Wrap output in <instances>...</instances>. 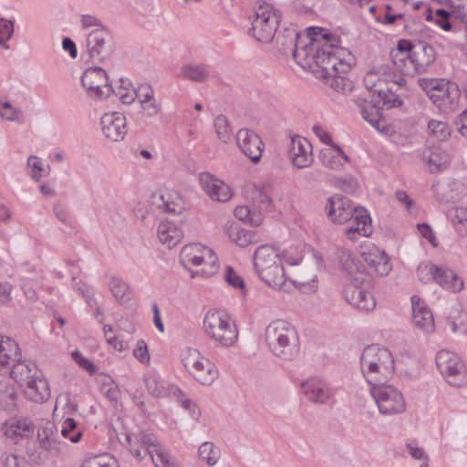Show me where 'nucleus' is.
<instances>
[{
	"instance_id": "obj_34",
	"label": "nucleus",
	"mask_w": 467,
	"mask_h": 467,
	"mask_svg": "<svg viewBox=\"0 0 467 467\" xmlns=\"http://www.w3.org/2000/svg\"><path fill=\"white\" fill-rule=\"evenodd\" d=\"M2 431L6 437L16 440L18 437H30L34 428L31 420L27 419H18L5 423L2 427Z\"/></svg>"
},
{
	"instance_id": "obj_62",
	"label": "nucleus",
	"mask_w": 467,
	"mask_h": 467,
	"mask_svg": "<svg viewBox=\"0 0 467 467\" xmlns=\"http://www.w3.org/2000/svg\"><path fill=\"white\" fill-rule=\"evenodd\" d=\"M27 165L32 169V178L35 181H39L44 171L41 160L36 156H30L27 160Z\"/></svg>"
},
{
	"instance_id": "obj_40",
	"label": "nucleus",
	"mask_w": 467,
	"mask_h": 467,
	"mask_svg": "<svg viewBox=\"0 0 467 467\" xmlns=\"http://www.w3.org/2000/svg\"><path fill=\"white\" fill-rule=\"evenodd\" d=\"M180 74L183 79L202 83L208 79L210 69L206 65L187 64L182 67Z\"/></svg>"
},
{
	"instance_id": "obj_41",
	"label": "nucleus",
	"mask_w": 467,
	"mask_h": 467,
	"mask_svg": "<svg viewBox=\"0 0 467 467\" xmlns=\"http://www.w3.org/2000/svg\"><path fill=\"white\" fill-rule=\"evenodd\" d=\"M362 118L368 122L373 128L381 130L384 122L379 107L375 102L365 101L359 105Z\"/></svg>"
},
{
	"instance_id": "obj_22",
	"label": "nucleus",
	"mask_w": 467,
	"mask_h": 467,
	"mask_svg": "<svg viewBox=\"0 0 467 467\" xmlns=\"http://www.w3.org/2000/svg\"><path fill=\"white\" fill-rule=\"evenodd\" d=\"M23 387L25 396L34 402L42 403L50 397L49 385L39 369H36L33 378Z\"/></svg>"
},
{
	"instance_id": "obj_45",
	"label": "nucleus",
	"mask_w": 467,
	"mask_h": 467,
	"mask_svg": "<svg viewBox=\"0 0 467 467\" xmlns=\"http://www.w3.org/2000/svg\"><path fill=\"white\" fill-rule=\"evenodd\" d=\"M2 346L4 348H0V366H10L20 357L18 345L11 338L5 337Z\"/></svg>"
},
{
	"instance_id": "obj_15",
	"label": "nucleus",
	"mask_w": 467,
	"mask_h": 467,
	"mask_svg": "<svg viewBox=\"0 0 467 467\" xmlns=\"http://www.w3.org/2000/svg\"><path fill=\"white\" fill-rule=\"evenodd\" d=\"M362 281L363 276H355L345 285L343 295L350 305L360 310L370 311L376 306V300L371 292L359 285Z\"/></svg>"
},
{
	"instance_id": "obj_8",
	"label": "nucleus",
	"mask_w": 467,
	"mask_h": 467,
	"mask_svg": "<svg viewBox=\"0 0 467 467\" xmlns=\"http://www.w3.org/2000/svg\"><path fill=\"white\" fill-rule=\"evenodd\" d=\"M280 19V11L272 5H260L255 10L250 33L258 42L269 43L277 32Z\"/></svg>"
},
{
	"instance_id": "obj_7",
	"label": "nucleus",
	"mask_w": 467,
	"mask_h": 467,
	"mask_svg": "<svg viewBox=\"0 0 467 467\" xmlns=\"http://www.w3.org/2000/svg\"><path fill=\"white\" fill-rule=\"evenodd\" d=\"M126 439L131 454L139 461L148 454L156 467H179L153 434L140 432L134 437L128 434Z\"/></svg>"
},
{
	"instance_id": "obj_51",
	"label": "nucleus",
	"mask_w": 467,
	"mask_h": 467,
	"mask_svg": "<svg viewBox=\"0 0 467 467\" xmlns=\"http://www.w3.org/2000/svg\"><path fill=\"white\" fill-rule=\"evenodd\" d=\"M438 266L430 262H421L417 268V275L420 282L428 284L435 281Z\"/></svg>"
},
{
	"instance_id": "obj_16",
	"label": "nucleus",
	"mask_w": 467,
	"mask_h": 467,
	"mask_svg": "<svg viewBox=\"0 0 467 467\" xmlns=\"http://www.w3.org/2000/svg\"><path fill=\"white\" fill-rule=\"evenodd\" d=\"M440 5L447 7L440 8V28L445 31L456 29L453 20L467 25V0H440Z\"/></svg>"
},
{
	"instance_id": "obj_10",
	"label": "nucleus",
	"mask_w": 467,
	"mask_h": 467,
	"mask_svg": "<svg viewBox=\"0 0 467 467\" xmlns=\"http://www.w3.org/2000/svg\"><path fill=\"white\" fill-rule=\"evenodd\" d=\"M180 259L184 265L202 266L200 273L204 276L213 275L218 269V259L213 251L201 244L183 246Z\"/></svg>"
},
{
	"instance_id": "obj_27",
	"label": "nucleus",
	"mask_w": 467,
	"mask_h": 467,
	"mask_svg": "<svg viewBox=\"0 0 467 467\" xmlns=\"http://www.w3.org/2000/svg\"><path fill=\"white\" fill-rule=\"evenodd\" d=\"M182 224V221H179ZM174 220H165L159 223L157 234L161 244L169 248L174 247L183 236V229L182 225L177 224Z\"/></svg>"
},
{
	"instance_id": "obj_36",
	"label": "nucleus",
	"mask_w": 467,
	"mask_h": 467,
	"mask_svg": "<svg viewBox=\"0 0 467 467\" xmlns=\"http://www.w3.org/2000/svg\"><path fill=\"white\" fill-rule=\"evenodd\" d=\"M273 187L270 183L254 185L251 198L258 212L267 211L272 206Z\"/></svg>"
},
{
	"instance_id": "obj_35",
	"label": "nucleus",
	"mask_w": 467,
	"mask_h": 467,
	"mask_svg": "<svg viewBox=\"0 0 467 467\" xmlns=\"http://www.w3.org/2000/svg\"><path fill=\"white\" fill-rule=\"evenodd\" d=\"M216 366L205 357L199 362L198 367L191 375L202 385H211L218 378Z\"/></svg>"
},
{
	"instance_id": "obj_59",
	"label": "nucleus",
	"mask_w": 467,
	"mask_h": 467,
	"mask_svg": "<svg viewBox=\"0 0 467 467\" xmlns=\"http://www.w3.org/2000/svg\"><path fill=\"white\" fill-rule=\"evenodd\" d=\"M255 234L252 231L240 229L238 235L236 234L232 240L236 245L245 247L254 242Z\"/></svg>"
},
{
	"instance_id": "obj_53",
	"label": "nucleus",
	"mask_w": 467,
	"mask_h": 467,
	"mask_svg": "<svg viewBox=\"0 0 467 467\" xmlns=\"http://www.w3.org/2000/svg\"><path fill=\"white\" fill-rule=\"evenodd\" d=\"M81 467H116V460L109 454L95 455L85 460Z\"/></svg>"
},
{
	"instance_id": "obj_18",
	"label": "nucleus",
	"mask_w": 467,
	"mask_h": 467,
	"mask_svg": "<svg viewBox=\"0 0 467 467\" xmlns=\"http://www.w3.org/2000/svg\"><path fill=\"white\" fill-rule=\"evenodd\" d=\"M237 145L242 152L254 163L260 161L264 143L254 131L248 129H241L236 134Z\"/></svg>"
},
{
	"instance_id": "obj_5",
	"label": "nucleus",
	"mask_w": 467,
	"mask_h": 467,
	"mask_svg": "<svg viewBox=\"0 0 467 467\" xmlns=\"http://www.w3.org/2000/svg\"><path fill=\"white\" fill-rule=\"evenodd\" d=\"M254 269L267 285L275 289H282L286 275L279 251L268 244L259 246L254 253Z\"/></svg>"
},
{
	"instance_id": "obj_26",
	"label": "nucleus",
	"mask_w": 467,
	"mask_h": 467,
	"mask_svg": "<svg viewBox=\"0 0 467 467\" xmlns=\"http://www.w3.org/2000/svg\"><path fill=\"white\" fill-rule=\"evenodd\" d=\"M438 129V121L431 119L428 123V137L426 140V149L422 153V160L426 162L429 171L433 173L438 171V152H437V137L436 130Z\"/></svg>"
},
{
	"instance_id": "obj_19",
	"label": "nucleus",
	"mask_w": 467,
	"mask_h": 467,
	"mask_svg": "<svg viewBox=\"0 0 467 467\" xmlns=\"http://www.w3.org/2000/svg\"><path fill=\"white\" fill-rule=\"evenodd\" d=\"M312 150V144L306 138L300 136L292 137L289 159L293 165L298 169L309 167L314 161Z\"/></svg>"
},
{
	"instance_id": "obj_43",
	"label": "nucleus",
	"mask_w": 467,
	"mask_h": 467,
	"mask_svg": "<svg viewBox=\"0 0 467 467\" xmlns=\"http://www.w3.org/2000/svg\"><path fill=\"white\" fill-rule=\"evenodd\" d=\"M368 73H375V75L378 76L376 82L385 80L391 81L393 86L404 87L406 85V79L402 77H397V73L389 65L379 66Z\"/></svg>"
},
{
	"instance_id": "obj_33",
	"label": "nucleus",
	"mask_w": 467,
	"mask_h": 467,
	"mask_svg": "<svg viewBox=\"0 0 467 467\" xmlns=\"http://www.w3.org/2000/svg\"><path fill=\"white\" fill-rule=\"evenodd\" d=\"M11 378L23 387L29 379L33 378L36 369H38L35 363L29 360H20V357L15 362L11 363Z\"/></svg>"
},
{
	"instance_id": "obj_48",
	"label": "nucleus",
	"mask_w": 467,
	"mask_h": 467,
	"mask_svg": "<svg viewBox=\"0 0 467 467\" xmlns=\"http://www.w3.org/2000/svg\"><path fill=\"white\" fill-rule=\"evenodd\" d=\"M62 437L68 439L70 441L77 443L83 435L82 430L72 418H67L61 426L60 434Z\"/></svg>"
},
{
	"instance_id": "obj_50",
	"label": "nucleus",
	"mask_w": 467,
	"mask_h": 467,
	"mask_svg": "<svg viewBox=\"0 0 467 467\" xmlns=\"http://www.w3.org/2000/svg\"><path fill=\"white\" fill-rule=\"evenodd\" d=\"M378 76L375 73H367L364 78V83L368 89L370 91L377 93L379 98L382 95H385L386 91H389V88L394 87L391 84V81H379L376 82V78Z\"/></svg>"
},
{
	"instance_id": "obj_61",
	"label": "nucleus",
	"mask_w": 467,
	"mask_h": 467,
	"mask_svg": "<svg viewBox=\"0 0 467 467\" xmlns=\"http://www.w3.org/2000/svg\"><path fill=\"white\" fill-rule=\"evenodd\" d=\"M103 331L109 345L112 346L118 351H122L126 348L124 343L121 340H119L118 337L113 335L111 326L105 325L103 327Z\"/></svg>"
},
{
	"instance_id": "obj_23",
	"label": "nucleus",
	"mask_w": 467,
	"mask_h": 467,
	"mask_svg": "<svg viewBox=\"0 0 467 467\" xmlns=\"http://www.w3.org/2000/svg\"><path fill=\"white\" fill-rule=\"evenodd\" d=\"M412 322L414 326L426 333L435 330V322L432 312L417 296H411Z\"/></svg>"
},
{
	"instance_id": "obj_52",
	"label": "nucleus",
	"mask_w": 467,
	"mask_h": 467,
	"mask_svg": "<svg viewBox=\"0 0 467 467\" xmlns=\"http://www.w3.org/2000/svg\"><path fill=\"white\" fill-rule=\"evenodd\" d=\"M214 128L219 140L228 142L232 140L233 130L228 119L223 115H219L214 120Z\"/></svg>"
},
{
	"instance_id": "obj_31",
	"label": "nucleus",
	"mask_w": 467,
	"mask_h": 467,
	"mask_svg": "<svg viewBox=\"0 0 467 467\" xmlns=\"http://www.w3.org/2000/svg\"><path fill=\"white\" fill-rule=\"evenodd\" d=\"M320 161L325 167L340 171L344 168V164L349 161V158L339 145H334V147L321 150Z\"/></svg>"
},
{
	"instance_id": "obj_20",
	"label": "nucleus",
	"mask_w": 467,
	"mask_h": 467,
	"mask_svg": "<svg viewBox=\"0 0 467 467\" xmlns=\"http://www.w3.org/2000/svg\"><path fill=\"white\" fill-rule=\"evenodd\" d=\"M305 397L312 403L325 404L333 395L328 384L317 378H310L301 382Z\"/></svg>"
},
{
	"instance_id": "obj_11",
	"label": "nucleus",
	"mask_w": 467,
	"mask_h": 467,
	"mask_svg": "<svg viewBox=\"0 0 467 467\" xmlns=\"http://www.w3.org/2000/svg\"><path fill=\"white\" fill-rule=\"evenodd\" d=\"M370 393L383 415L399 414L406 410L402 393L391 385L383 383L370 387Z\"/></svg>"
},
{
	"instance_id": "obj_6",
	"label": "nucleus",
	"mask_w": 467,
	"mask_h": 467,
	"mask_svg": "<svg viewBox=\"0 0 467 467\" xmlns=\"http://www.w3.org/2000/svg\"><path fill=\"white\" fill-rule=\"evenodd\" d=\"M205 335L217 346L228 348L238 340V328L234 319L223 310L211 309L203 318Z\"/></svg>"
},
{
	"instance_id": "obj_44",
	"label": "nucleus",
	"mask_w": 467,
	"mask_h": 467,
	"mask_svg": "<svg viewBox=\"0 0 467 467\" xmlns=\"http://www.w3.org/2000/svg\"><path fill=\"white\" fill-rule=\"evenodd\" d=\"M198 455L202 462L212 467L218 462L221 451L214 443L211 441H204L198 449Z\"/></svg>"
},
{
	"instance_id": "obj_47",
	"label": "nucleus",
	"mask_w": 467,
	"mask_h": 467,
	"mask_svg": "<svg viewBox=\"0 0 467 467\" xmlns=\"http://www.w3.org/2000/svg\"><path fill=\"white\" fill-rule=\"evenodd\" d=\"M448 217L460 234H467V207L452 208L449 211Z\"/></svg>"
},
{
	"instance_id": "obj_9",
	"label": "nucleus",
	"mask_w": 467,
	"mask_h": 467,
	"mask_svg": "<svg viewBox=\"0 0 467 467\" xmlns=\"http://www.w3.org/2000/svg\"><path fill=\"white\" fill-rule=\"evenodd\" d=\"M440 374L451 387L467 386V366L456 352L447 349L440 350Z\"/></svg>"
},
{
	"instance_id": "obj_14",
	"label": "nucleus",
	"mask_w": 467,
	"mask_h": 467,
	"mask_svg": "<svg viewBox=\"0 0 467 467\" xmlns=\"http://www.w3.org/2000/svg\"><path fill=\"white\" fill-rule=\"evenodd\" d=\"M144 382L149 393L155 398H163L168 394V390L161 381L160 376L155 373L145 376ZM171 392L181 402L184 409L188 410L192 416L197 419L200 416V410L191 400L186 399L184 393L177 387H171Z\"/></svg>"
},
{
	"instance_id": "obj_49",
	"label": "nucleus",
	"mask_w": 467,
	"mask_h": 467,
	"mask_svg": "<svg viewBox=\"0 0 467 467\" xmlns=\"http://www.w3.org/2000/svg\"><path fill=\"white\" fill-rule=\"evenodd\" d=\"M203 356L196 348H187L181 352V360L184 368L191 374L198 367Z\"/></svg>"
},
{
	"instance_id": "obj_54",
	"label": "nucleus",
	"mask_w": 467,
	"mask_h": 467,
	"mask_svg": "<svg viewBox=\"0 0 467 467\" xmlns=\"http://www.w3.org/2000/svg\"><path fill=\"white\" fill-rule=\"evenodd\" d=\"M0 115L5 120L16 122H21L23 117L22 111L7 101L0 102Z\"/></svg>"
},
{
	"instance_id": "obj_13",
	"label": "nucleus",
	"mask_w": 467,
	"mask_h": 467,
	"mask_svg": "<svg viewBox=\"0 0 467 467\" xmlns=\"http://www.w3.org/2000/svg\"><path fill=\"white\" fill-rule=\"evenodd\" d=\"M87 48L91 58L100 62L109 58L114 51V43L107 26L92 29L87 36Z\"/></svg>"
},
{
	"instance_id": "obj_30",
	"label": "nucleus",
	"mask_w": 467,
	"mask_h": 467,
	"mask_svg": "<svg viewBox=\"0 0 467 467\" xmlns=\"http://www.w3.org/2000/svg\"><path fill=\"white\" fill-rule=\"evenodd\" d=\"M313 30L316 31L317 28H313ZM317 30L319 31V33L318 34L315 33L316 36L311 38L309 43L306 44L304 46L296 44V40L298 37V34L295 30H290V29L285 30V35H282L280 33L277 34L276 35V43L281 44L284 47L285 50H286V49L291 50L293 54H294V51L296 48L306 47H309L314 42L317 43V45L318 47H322L323 43H325V39L322 37V36L325 33H323L324 30L322 28H317Z\"/></svg>"
},
{
	"instance_id": "obj_64",
	"label": "nucleus",
	"mask_w": 467,
	"mask_h": 467,
	"mask_svg": "<svg viewBox=\"0 0 467 467\" xmlns=\"http://www.w3.org/2000/svg\"><path fill=\"white\" fill-rule=\"evenodd\" d=\"M133 355L141 363H147L150 360L148 348L143 340L138 341L137 346L133 350Z\"/></svg>"
},
{
	"instance_id": "obj_42",
	"label": "nucleus",
	"mask_w": 467,
	"mask_h": 467,
	"mask_svg": "<svg viewBox=\"0 0 467 467\" xmlns=\"http://www.w3.org/2000/svg\"><path fill=\"white\" fill-rule=\"evenodd\" d=\"M109 290L116 300L126 305L131 299V291L127 283L118 277H111L109 283Z\"/></svg>"
},
{
	"instance_id": "obj_32",
	"label": "nucleus",
	"mask_w": 467,
	"mask_h": 467,
	"mask_svg": "<svg viewBox=\"0 0 467 467\" xmlns=\"http://www.w3.org/2000/svg\"><path fill=\"white\" fill-rule=\"evenodd\" d=\"M390 56L394 67L393 70L397 73V77L404 78L406 76L413 77L416 74L422 73L420 72V68H418L412 55L407 57L400 52H391Z\"/></svg>"
},
{
	"instance_id": "obj_46",
	"label": "nucleus",
	"mask_w": 467,
	"mask_h": 467,
	"mask_svg": "<svg viewBox=\"0 0 467 467\" xmlns=\"http://www.w3.org/2000/svg\"><path fill=\"white\" fill-rule=\"evenodd\" d=\"M234 215L241 221L249 223L251 225L258 226L263 222V214L254 208L247 205H240L234 209Z\"/></svg>"
},
{
	"instance_id": "obj_21",
	"label": "nucleus",
	"mask_w": 467,
	"mask_h": 467,
	"mask_svg": "<svg viewBox=\"0 0 467 467\" xmlns=\"http://www.w3.org/2000/svg\"><path fill=\"white\" fill-rule=\"evenodd\" d=\"M100 124L105 137L112 141L122 140L127 134L126 119L119 112L105 113Z\"/></svg>"
},
{
	"instance_id": "obj_1",
	"label": "nucleus",
	"mask_w": 467,
	"mask_h": 467,
	"mask_svg": "<svg viewBox=\"0 0 467 467\" xmlns=\"http://www.w3.org/2000/svg\"><path fill=\"white\" fill-rule=\"evenodd\" d=\"M322 47L313 43L309 47H297L294 51L295 60L301 66H317L319 78L330 81V86L337 90H344L346 80L342 74L347 73L354 64L351 52L338 47L339 39L332 34H324Z\"/></svg>"
},
{
	"instance_id": "obj_24",
	"label": "nucleus",
	"mask_w": 467,
	"mask_h": 467,
	"mask_svg": "<svg viewBox=\"0 0 467 467\" xmlns=\"http://www.w3.org/2000/svg\"><path fill=\"white\" fill-rule=\"evenodd\" d=\"M460 90L451 81L440 78V112L450 114L458 109Z\"/></svg>"
},
{
	"instance_id": "obj_3",
	"label": "nucleus",
	"mask_w": 467,
	"mask_h": 467,
	"mask_svg": "<svg viewBox=\"0 0 467 467\" xmlns=\"http://www.w3.org/2000/svg\"><path fill=\"white\" fill-rule=\"evenodd\" d=\"M359 363L362 375L370 387L387 383L395 371L391 352L378 345L365 348Z\"/></svg>"
},
{
	"instance_id": "obj_39",
	"label": "nucleus",
	"mask_w": 467,
	"mask_h": 467,
	"mask_svg": "<svg viewBox=\"0 0 467 467\" xmlns=\"http://www.w3.org/2000/svg\"><path fill=\"white\" fill-rule=\"evenodd\" d=\"M337 256L342 270L349 275L350 281L355 276H363V273L359 270V265L355 260L351 251L339 249L337 250Z\"/></svg>"
},
{
	"instance_id": "obj_12",
	"label": "nucleus",
	"mask_w": 467,
	"mask_h": 467,
	"mask_svg": "<svg viewBox=\"0 0 467 467\" xmlns=\"http://www.w3.org/2000/svg\"><path fill=\"white\" fill-rule=\"evenodd\" d=\"M81 84L89 98L104 99L113 92L106 71L99 67L86 69L81 77Z\"/></svg>"
},
{
	"instance_id": "obj_63",
	"label": "nucleus",
	"mask_w": 467,
	"mask_h": 467,
	"mask_svg": "<svg viewBox=\"0 0 467 467\" xmlns=\"http://www.w3.org/2000/svg\"><path fill=\"white\" fill-rule=\"evenodd\" d=\"M224 279L230 285L235 288H244V286L243 278L230 266L226 269Z\"/></svg>"
},
{
	"instance_id": "obj_56",
	"label": "nucleus",
	"mask_w": 467,
	"mask_h": 467,
	"mask_svg": "<svg viewBox=\"0 0 467 467\" xmlns=\"http://www.w3.org/2000/svg\"><path fill=\"white\" fill-rule=\"evenodd\" d=\"M14 34V23L5 18H0V46L8 48L5 44Z\"/></svg>"
},
{
	"instance_id": "obj_37",
	"label": "nucleus",
	"mask_w": 467,
	"mask_h": 467,
	"mask_svg": "<svg viewBox=\"0 0 467 467\" xmlns=\"http://www.w3.org/2000/svg\"><path fill=\"white\" fill-rule=\"evenodd\" d=\"M17 392L7 379L0 380V410L13 411L16 408Z\"/></svg>"
},
{
	"instance_id": "obj_60",
	"label": "nucleus",
	"mask_w": 467,
	"mask_h": 467,
	"mask_svg": "<svg viewBox=\"0 0 467 467\" xmlns=\"http://www.w3.org/2000/svg\"><path fill=\"white\" fill-rule=\"evenodd\" d=\"M398 88L399 87L389 88V91H386L385 95L379 97V99L383 101L384 105H387L389 108L401 106L402 101L397 95Z\"/></svg>"
},
{
	"instance_id": "obj_57",
	"label": "nucleus",
	"mask_w": 467,
	"mask_h": 467,
	"mask_svg": "<svg viewBox=\"0 0 467 467\" xmlns=\"http://www.w3.org/2000/svg\"><path fill=\"white\" fill-rule=\"evenodd\" d=\"M402 14H392L391 7L387 5L384 7L380 8L379 15L375 16L376 21L381 22L383 24H393L397 19L402 18Z\"/></svg>"
},
{
	"instance_id": "obj_25",
	"label": "nucleus",
	"mask_w": 467,
	"mask_h": 467,
	"mask_svg": "<svg viewBox=\"0 0 467 467\" xmlns=\"http://www.w3.org/2000/svg\"><path fill=\"white\" fill-rule=\"evenodd\" d=\"M200 183L206 193L214 201L226 202L232 196L229 186L222 181L215 179L210 173H202L200 175Z\"/></svg>"
},
{
	"instance_id": "obj_17",
	"label": "nucleus",
	"mask_w": 467,
	"mask_h": 467,
	"mask_svg": "<svg viewBox=\"0 0 467 467\" xmlns=\"http://www.w3.org/2000/svg\"><path fill=\"white\" fill-rule=\"evenodd\" d=\"M36 441L39 448L53 455L57 454L63 449L59 431L55 423L50 420H42L38 424Z\"/></svg>"
},
{
	"instance_id": "obj_4",
	"label": "nucleus",
	"mask_w": 467,
	"mask_h": 467,
	"mask_svg": "<svg viewBox=\"0 0 467 467\" xmlns=\"http://www.w3.org/2000/svg\"><path fill=\"white\" fill-rule=\"evenodd\" d=\"M265 342L272 354L285 361L293 360L299 353V337L287 321L277 319L265 328Z\"/></svg>"
},
{
	"instance_id": "obj_29",
	"label": "nucleus",
	"mask_w": 467,
	"mask_h": 467,
	"mask_svg": "<svg viewBox=\"0 0 467 467\" xmlns=\"http://www.w3.org/2000/svg\"><path fill=\"white\" fill-rule=\"evenodd\" d=\"M412 57L420 68V72H425L427 68L435 62L436 52L432 45L420 40L414 44Z\"/></svg>"
},
{
	"instance_id": "obj_58",
	"label": "nucleus",
	"mask_w": 467,
	"mask_h": 467,
	"mask_svg": "<svg viewBox=\"0 0 467 467\" xmlns=\"http://www.w3.org/2000/svg\"><path fill=\"white\" fill-rule=\"evenodd\" d=\"M463 322L460 310L453 309L445 319V326L448 327V330L453 334L457 333L459 327L462 326Z\"/></svg>"
},
{
	"instance_id": "obj_38",
	"label": "nucleus",
	"mask_w": 467,
	"mask_h": 467,
	"mask_svg": "<svg viewBox=\"0 0 467 467\" xmlns=\"http://www.w3.org/2000/svg\"><path fill=\"white\" fill-rule=\"evenodd\" d=\"M440 286L450 292L458 293L463 289L464 283L453 269L440 266Z\"/></svg>"
},
{
	"instance_id": "obj_28",
	"label": "nucleus",
	"mask_w": 467,
	"mask_h": 467,
	"mask_svg": "<svg viewBox=\"0 0 467 467\" xmlns=\"http://www.w3.org/2000/svg\"><path fill=\"white\" fill-rule=\"evenodd\" d=\"M362 256L368 266L381 276L387 275L392 268L386 253L377 247L363 252Z\"/></svg>"
},
{
	"instance_id": "obj_2",
	"label": "nucleus",
	"mask_w": 467,
	"mask_h": 467,
	"mask_svg": "<svg viewBox=\"0 0 467 467\" xmlns=\"http://www.w3.org/2000/svg\"><path fill=\"white\" fill-rule=\"evenodd\" d=\"M328 218L339 224L351 222L345 230L346 236L354 241L356 234L369 236L372 234L371 218L363 207L353 206L351 201L343 195L335 194L326 204Z\"/></svg>"
},
{
	"instance_id": "obj_55",
	"label": "nucleus",
	"mask_w": 467,
	"mask_h": 467,
	"mask_svg": "<svg viewBox=\"0 0 467 467\" xmlns=\"http://www.w3.org/2000/svg\"><path fill=\"white\" fill-rule=\"evenodd\" d=\"M418 83L423 89L430 99L436 104L438 95L435 93L438 90V78H419Z\"/></svg>"
}]
</instances>
